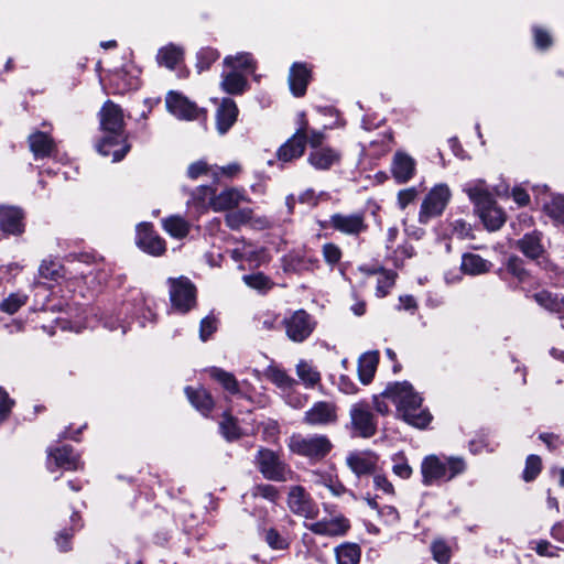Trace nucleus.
I'll return each mask as SVG.
<instances>
[{
    "label": "nucleus",
    "instance_id": "obj_1",
    "mask_svg": "<svg viewBox=\"0 0 564 564\" xmlns=\"http://www.w3.org/2000/svg\"><path fill=\"white\" fill-rule=\"evenodd\" d=\"M383 395L395 404L398 414L410 425L424 429L432 420V415L426 409L422 408V398L416 393L413 387L404 382H395L388 386Z\"/></svg>",
    "mask_w": 564,
    "mask_h": 564
},
{
    "label": "nucleus",
    "instance_id": "obj_2",
    "mask_svg": "<svg viewBox=\"0 0 564 564\" xmlns=\"http://www.w3.org/2000/svg\"><path fill=\"white\" fill-rule=\"evenodd\" d=\"M99 117L100 127L106 135L98 143L97 150L104 156L112 155L113 162L120 161L128 152L129 147L124 145L116 150H111V148L117 147L124 141L122 110L118 105L108 100L100 109Z\"/></svg>",
    "mask_w": 564,
    "mask_h": 564
},
{
    "label": "nucleus",
    "instance_id": "obj_3",
    "mask_svg": "<svg viewBox=\"0 0 564 564\" xmlns=\"http://www.w3.org/2000/svg\"><path fill=\"white\" fill-rule=\"evenodd\" d=\"M465 469L466 464L460 457H447L443 460L436 455H430L421 465L422 481L425 486L448 481L463 474Z\"/></svg>",
    "mask_w": 564,
    "mask_h": 564
},
{
    "label": "nucleus",
    "instance_id": "obj_4",
    "mask_svg": "<svg viewBox=\"0 0 564 564\" xmlns=\"http://www.w3.org/2000/svg\"><path fill=\"white\" fill-rule=\"evenodd\" d=\"M452 199V191L445 183L434 185L422 199L417 221L427 225L431 220L441 217Z\"/></svg>",
    "mask_w": 564,
    "mask_h": 564
},
{
    "label": "nucleus",
    "instance_id": "obj_5",
    "mask_svg": "<svg viewBox=\"0 0 564 564\" xmlns=\"http://www.w3.org/2000/svg\"><path fill=\"white\" fill-rule=\"evenodd\" d=\"M289 447L295 454L310 458H322L329 453L332 443L325 435L294 434L290 437Z\"/></svg>",
    "mask_w": 564,
    "mask_h": 564
},
{
    "label": "nucleus",
    "instance_id": "obj_6",
    "mask_svg": "<svg viewBox=\"0 0 564 564\" xmlns=\"http://www.w3.org/2000/svg\"><path fill=\"white\" fill-rule=\"evenodd\" d=\"M348 429L355 437L369 438L377 432V421L366 402H357L349 410Z\"/></svg>",
    "mask_w": 564,
    "mask_h": 564
},
{
    "label": "nucleus",
    "instance_id": "obj_7",
    "mask_svg": "<svg viewBox=\"0 0 564 564\" xmlns=\"http://www.w3.org/2000/svg\"><path fill=\"white\" fill-rule=\"evenodd\" d=\"M282 324L286 337L293 343H303L316 327L314 317L304 310L294 311L291 315L284 317Z\"/></svg>",
    "mask_w": 564,
    "mask_h": 564
},
{
    "label": "nucleus",
    "instance_id": "obj_8",
    "mask_svg": "<svg viewBox=\"0 0 564 564\" xmlns=\"http://www.w3.org/2000/svg\"><path fill=\"white\" fill-rule=\"evenodd\" d=\"M169 283L172 307L180 313L188 312L196 303V289L194 284L184 276L169 279Z\"/></svg>",
    "mask_w": 564,
    "mask_h": 564
},
{
    "label": "nucleus",
    "instance_id": "obj_9",
    "mask_svg": "<svg viewBox=\"0 0 564 564\" xmlns=\"http://www.w3.org/2000/svg\"><path fill=\"white\" fill-rule=\"evenodd\" d=\"M258 468L264 478L273 481H286L291 470L271 449L261 448L256 457Z\"/></svg>",
    "mask_w": 564,
    "mask_h": 564
},
{
    "label": "nucleus",
    "instance_id": "obj_10",
    "mask_svg": "<svg viewBox=\"0 0 564 564\" xmlns=\"http://www.w3.org/2000/svg\"><path fill=\"white\" fill-rule=\"evenodd\" d=\"M288 507L296 516L316 519L319 509L310 494L302 486H292L288 495Z\"/></svg>",
    "mask_w": 564,
    "mask_h": 564
},
{
    "label": "nucleus",
    "instance_id": "obj_11",
    "mask_svg": "<svg viewBox=\"0 0 564 564\" xmlns=\"http://www.w3.org/2000/svg\"><path fill=\"white\" fill-rule=\"evenodd\" d=\"M328 225L334 230L347 236H359L368 229L364 213H336L329 217Z\"/></svg>",
    "mask_w": 564,
    "mask_h": 564
},
{
    "label": "nucleus",
    "instance_id": "obj_12",
    "mask_svg": "<svg viewBox=\"0 0 564 564\" xmlns=\"http://www.w3.org/2000/svg\"><path fill=\"white\" fill-rule=\"evenodd\" d=\"M304 525L314 534L328 538L344 536L350 529L349 520L341 513L333 518H324L319 521L305 523Z\"/></svg>",
    "mask_w": 564,
    "mask_h": 564
},
{
    "label": "nucleus",
    "instance_id": "obj_13",
    "mask_svg": "<svg viewBox=\"0 0 564 564\" xmlns=\"http://www.w3.org/2000/svg\"><path fill=\"white\" fill-rule=\"evenodd\" d=\"M338 421L337 405L328 401L315 402L304 414L303 422L311 426H327Z\"/></svg>",
    "mask_w": 564,
    "mask_h": 564
},
{
    "label": "nucleus",
    "instance_id": "obj_14",
    "mask_svg": "<svg viewBox=\"0 0 564 564\" xmlns=\"http://www.w3.org/2000/svg\"><path fill=\"white\" fill-rule=\"evenodd\" d=\"M137 245L143 251L159 257L166 250L165 241L153 230L148 223L140 224L137 228Z\"/></svg>",
    "mask_w": 564,
    "mask_h": 564
},
{
    "label": "nucleus",
    "instance_id": "obj_15",
    "mask_svg": "<svg viewBox=\"0 0 564 564\" xmlns=\"http://www.w3.org/2000/svg\"><path fill=\"white\" fill-rule=\"evenodd\" d=\"M306 145V124L296 132L278 150V159L282 162H291L303 155Z\"/></svg>",
    "mask_w": 564,
    "mask_h": 564
},
{
    "label": "nucleus",
    "instance_id": "obj_16",
    "mask_svg": "<svg viewBox=\"0 0 564 564\" xmlns=\"http://www.w3.org/2000/svg\"><path fill=\"white\" fill-rule=\"evenodd\" d=\"M165 102L167 110L178 119L193 120L199 113V109L194 102L176 91H170Z\"/></svg>",
    "mask_w": 564,
    "mask_h": 564
},
{
    "label": "nucleus",
    "instance_id": "obj_17",
    "mask_svg": "<svg viewBox=\"0 0 564 564\" xmlns=\"http://www.w3.org/2000/svg\"><path fill=\"white\" fill-rule=\"evenodd\" d=\"M379 457L372 451H355L348 454L346 463L354 474L362 476L375 471Z\"/></svg>",
    "mask_w": 564,
    "mask_h": 564
},
{
    "label": "nucleus",
    "instance_id": "obj_18",
    "mask_svg": "<svg viewBox=\"0 0 564 564\" xmlns=\"http://www.w3.org/2000/svg\"><path fill=\"white\" fill-rule=\"evenodd\" d=\"M463 192L466 193L475 206V212L485 206H489L495 200L494 195L484 180H473L463 185Z\"/></svg>",
    "mask_w": 564,
    "mask_h": 564
},
{
    "label": "nucleus",
    "instance_id": "obj_19",
    "mask_svg": "<svg viewBox=\"0 0 564 564\" xmlns=\"http://www.w3.org/2000/svg\"><path fill=\"white\" fill-rule=\"evenodd\" d=\"M307 161L315 170L327 171L340 164L341 152L335 148L323 147L311 150Z\"/></svg>",
    "mask_w": 564,
    "mask_h": 564
},
{
    "label": "nucleus",
    "instance_id": "obj_20",
    "mask_svg": "<svg viewBox=\"0 0 564 564\" xmlns=\"http://www.w3.org/2000/svg\"><path fill=\"white\" fill-rule=\"evenodd\" d=\"M415 160L403 151H398L393 155L391 163V173L399 184L409 182L415 174Z\"/></svg>",
    "mask_w": 564,
    "mask_h": 564
},
{
    "label": "nucleus",
    "instance_id": "obj_21",
    "mask_svg": "<svg viewBox=\"0 0 564 564\" xmlns=\"http://www.w3.org/2000/svg\"><path fill=\"white\" fill-rule=\"evenodd\" d=\"M243 202H248L243 191L230 187L221 191L219 194L215 192L210 200V209L220 213L232 209Z\"/></svg>",
    "mask_w": 564,
    "mask_h": 564
},
{
    "label": "nucleus",
    "instance_id": "obj_22",
    "mask_svg": "<svg viewBox=\"0 0 564 564\" xmlns=\"http://www.w3.org/2000/svg\"><path fill=\"white\" fill-rule=\"evenodd\" d=\"M53 462L56 467L65 470H76L82 466L78 455L75 454L73 448L67 445L48 449L47 464L51 470Z\"/></svg>",
    "mask_w": 564,
    "mask_h": 564
},
{
    "label": "nucleus",
    "instance_id": "obj_23",
    "mask_svg": "<svg viewBox=\"0 0 564 564\" xmlns=\"http://www.w3.org/2000/svg\"><path fill=\"white\" fill-rule=\"evenodd\" d=\"M311 79V69L304 63H294L290 68L289 86L295 97H302Z\"/></svg>",
    "mask_w": 564,
    "mask_h": 564
},
{
    "label": "nucleus",
    "instance_id": "obj_24",
    "mask_svg": "<svg viewBox=\"0 0 564 564\" xmlns=\"http://www.w3.org/2000/svg\"><path fill=\"white\" fill-rule=\"evenodd\" d=\"M541 240L542 234L539 231H532L530 234H525L520 240H518L517 246L525 257L541 263L540 259H544L545 253Z\"/></svg>",
    "mask_w": 564,
    "mask_h": 564
},
{
    "label": "nucleus",
    "instance_id": "obj_25",
    "mask_svg": "<svg viewBox=\"0 0 564 564\" xmlns=\"http://www.w3.org/2000/svg\"><path fill=\"white\" fill-rule=\"evenodd\" d=\"M238 108L230 98L223 99L216 111V126L220 134H225L236 122Z\"/></svg>",
    "mask_w": 564,
    "mask_h": 564
},
{
    "label": "nucleus",
    "instance_id": "obj_26",
    "mask_svg": "<svg viewBox=\"0 0 564 564\" xmlns=\"http://www.w3.org/2000/svg\"><path fill=\"white\" fill-rule=\"evenodd\" d=\"M23 214L17 207H0V228L12 235H20L24 230Z\"/></svg>",
    "mask_w": 564,
    "mask_h": 564
},
{
    "label": "nucleus",
    "instance_id": "obj_27",
    "mask_svg": "<svg viewBox=\"0 0 564 564\" xmlns=\"http://www.w3.org/2000/svg\"><path fill=\"white\" fill-rule=\"evenodd\" d=\"M30 150L35 159L51 156L55 152L53 139L45 132L35 131L29 137Z\"/></svg>",
    "mask_w": 564,
    "mask_h": 564
},
{
    "label": "nucleus",
    "instance_id": "obj_28",
    "mask_svg": "<svg viewBox=\"0 0 564 564\" xmlns=\"http://www.w3.org/2000/svg\"><path fill=\"white\" fill-rule=\"evenodd\" d=\"M482 220L485 227L490 231H496L501 228L506 221V215L501 208L496 204V200L491 202L489 206H485L476 212Z\"/></svg>",
    "mask_w": 564,
    "mask_h": 564
},
{
    "label": "nucleus",
    "instance_id": "obj_29",
    "mask_svg": "<svg viewBox=\"0 0 564 564\" xmlns=\"http://www.w3.org/2000/svg\"><path fill=\"white\" fill-rule=\"evenodd\" d=\"M378 362L379 355L377 351H368L360 356L358 360V375L364 384H368L372 380Z\"/></svg>",
    "mask_w": 564,
    "mask_h": 564
},
{
    "label": "nucleus",
    "instance_id": "obj_30",
    "mask_svg": "<svg viewBox=\"0 0 564 564\" xmlns=\"http://www.w3.org/2000/svg\"><path fill=\"white\" fill-rule=\"evenodd\" d=\"M184 50L173 43L161 47L156 54L159 65L174 69L183 61Z\"/></svg>",
    "mask_w": 564,
    "mask_h": 564
},
{
    "label": "nucleus",
    "instance_id": "obj_31",
    "mask_svg": "<svg viewBox=\"0 0 564 564\" xmlns=\"http://www.w3.org/2000/svg\"><path fill=\"white\" fill-rule=\"evenodd\" d=\"M162 227L171 237L176 239L185 238L191 230V224L180 215L163 218Z\"/></svg>",
    "mask_w": 564,
    "mask_h": 564
},
{
    "label": "nucleus",
    "instance_id": "obj_32",
    "mask_svg": "<svg viewBox=\"0 0 564 564\" xmlns=\"http://www.w3.org/2000/svg\"><path fill=\"white\" fill-rule=\"evenodd\" d=\"M491 263L479 254L466 253L462 259V270L470 275L486 273L490 270Z\"/></svg>",
    "mask_w": 564,
    "mask_h": 564
},
{
    "label": "nucleus",
    "instance_id": "obj_33",
    "mask_svg": "<svg viewBox=\"0 0 564 564\" xmlns=\"http://www.w3.org/2000/svg\"><path fill=\"white\" fill-rule=\"evenodd\" d=\"M337 564H358L361 549L356 543H343L335 549Z\"/></svg>",
    "mask_w": 564,
    "mask_h": 564
},
{
    "label": "nucleus",
    "instance_id": "obj_34",
    "mask_svg": "<svg viewBox=\"0 0 564 564\" xmlns=\"http://www.w3.org/2000/svg\"><path fill=\"white\" fill-rule=\"evenodd\" d=\"M186 395L191 403L200 412L208 413L213 406L214 401L212 395L203 388L196 390L192 388L185 389Z\"/></svg>",
    "mask_w": 564,
    "mask_h": 564
},
{
    "label": "nucleus",
    "instance_id": "obj_35",
    "mask_svg": "<svg viewBox=\"0 0 564 564\" xmlns=\"http://www.w3.org/2000/svg\"><path fill=\"white\" fill-rule=\"evenodd\" d=\"M221 87L228 94H242L247 87V79L241 73L231 68L229 73L224 74Z\"/></svg>",
    "mask_w": 564,
    "mask_h": 564
},
{
    "label": "nucleus",
    "instance_id": "obj_36",
    "mask_svg": "<svg viewBox=\"0 0 564 564\" xmlns=\"http://www.w3.org/2000/svg\"><path fill=\"white\" fill-rule=\"evenodd\" d=\"M296 375L306 388H313L321 381V373L306 360H300L296 365Z\"/></svg>",
    "mask_w": 564,
    "mask_h": 564
},
{
    "label": "nucleus",
    "instance_id": "obj_37",
    "mask_svg": "<svg viewBox=\"0 0 564 564\" xmlns=\"http://www.w3.org/2000/svg\"><path fill=\"white\" fill-rule=\"evenodd\" d=\"M224 64L237 72L245 70L252 73L254 70V61L249 53H238L235 56H227Z\"/></svg>",
    "mask_w": 564,
    "mask_h": 564
},
{
    "label": "nucleus",
    "instance_id": "obj_38",
    "mask_svg": "<svg viewBox=\"0 0 564 564\" xmlns=\"http://www.w3.org/2000/svg\"><path fill=\"white\" fill-rule=\"evenodd\" d=\"M215 194V189L210 186L203 185L197 187L192 194V203L200 213L210 209V200Z\"/></svg>",
    "mask_w": 564,
    "mask_h": 564
},
{
    "label": "nucleus",
    "instance_id": "obj_39",
    "mask_svg": "<svg viewBox=\"0 0 564 564\" xmlns=\"http://www.w3.org/2000/svg\"><path fill=\"white\" fill-rule=\"evenodd\" d=\"M209 376L218 381L225 390L228 392L236 394L239 392L238 381L235 376L230 372H227L220 368L213 367L209 370Z\"/></svg>",
    "mask_w": 564,
    "mask_h": 564
},
{
    "label": "nucleus",
    "instance_id": "obj_40",
    "mask_svg": "<svg viewBox=\"0 0 564 564\" xmlns=\"http://www.w3.org/2000/svg\"><path fill=\"white\" fill-rule=\"evenodd\" d=\"M547 216L557 225H564V195H555L544 206Z\"/></svg>",
    "mask_w": 564,
    "mask_h": 564
},
{
    "label": "nucleus",
    "instance_id": "obj_41",
    "mask_svg": "<svg viewBox=\"0 0 564 564\" xmlns=\"http://www.w3.org/2000/svg\"><path fill=\"white\" fill-rule=\"evenodd\" d=\"M264 375L271 382L281 389H289L295 383L293 378H291L283 369L276 366L268 367Z\"/></svg>",
    "mask_w": 564,
    "mask_h": 564
},
{
    "label": "nucleus",
    "instance_id": "obj_42",
    "mask_svg": "<svg viewBox=\"0 0 564 564\" xmlns=\"http://www.w3.org/2000/svg\"><path fill=\"white\" fill-rule=\"evenodd\" d=\"M28 295L22 292L11 293L0 303V310L7 314L17 313L28 302Z\"/></svg>",
    "mask_w": 564,
    "mask_h": 564
},
{
    "label": "nucleus",
    "instance_id": "obj_43",
    "mask_svg": "<svg viewBox=\"0 0 564 564\" xmlns=\"http://www.w3.org/2000/svg\"><path fill=\"white\" fill-rule=\"evenodd\" d=\"M252 218V209L243 208L228 213L225 217L226 225L231 229H238L248 224Z\"/></svg>",
    "mask_w": 564,
    "mask_h": 564
},
{
    "label": "nucleus",
    "instance_id": "obj_44",
    "mask_svg": "<svg viewBox=\"0 0 564 564\" xmlns=\"http://www.w3.org/2000/svg\"><path fill=\"white\" fill-rule=\"evenodd\" d=\"M219 427L223 436L227 441H235L241 436V431L236 420L228 412L224 413Z\"/></svg>",
    "mask_w": 564,
    "mask_h": 564
},
{
    "label": "nucleus",
    "instance_id": "obj_45",
    "mask_svg": "<svg viewBox=\"0 0 564 564\" xmlns=\"http://www.w3.org/2000/svg\"><path fill=\"white\" fill-rule=\"evenodd\" d=\"M256 328L261 332H271L278 328L279 315L274 312L265 311L254 317Z\"/></svg>",
    "mask_w": 564,
    "mask_h": 564
},
{
    "label": "nucleus",
    "instance_id": "obj_46",
    "mask_svg": "<svg viewBox=\"0 0 564 564\" xmlns=\"http://www.w3.org/2000/svg\"><path fill=\"white\" fill-rule=\"evenodd\" d=\"M397 274L393 271L381 270L377 280L376 295L384 297L394 285Z\"/></svg>",
    "mask_w": 564,
    "mask_h": 564
},
{
    "label": "nucleus",
    "instance_id": "obj_47",
    "mask_svg": "<svg viewBox=\"0 0 564 564\" xmlns=\"http://www.w3.org/2000/svg\"><path fill=\"white\" fill-rule=\"evenodd\" d=\"M431 552H432L433 558L437 563L448 564L451 556H452V550L444 540H442V539L434 540L431 545Z\"/></svg>",
    "mask_w": 564,
    "mask_h": 564
},
{
    "label": "nucleus",
    "instance_id": "obj_48",
    "mask_svg": "<svg viewBox=\"0 0 564 564\" xmlns=\"http://www.w3.org/2000/svg\"><path fill=\"white\" fill-rule=\"evenodd\" d=\"M242 280L249 288L260 292H265L272 288L270 279L261 272L243 275Z\"/></svg>",
    "mask_w": 564,
    "mask_h": 564
},
{
    "label": "nucleus",
    "instance_id": "obj_49",
    "mask_svg": "<svg viewBox=\"0 0 564 564\" xmlns=\"http://www.w3.org/2000/svg\"><path fill=\"white\" fill-rule=\"evenodd\" d=\"M534 299L544 308H546L551 312H557V313L561 312L562 303L552 293H550L547 291H541V292L534 294Z\"/></svg>",
    "mask_w": 564,
    "mask_h": 564
},
{
    "label": "nucleus",
    "instance_id": "obj_50",
    "mask_svg": "<svg viewBox=\"0 0 564 564\" xmlns=\"http://www.w3.org/2000/svg\"><path fill=\"white\" fill-rule=\"evenodd\" d=\"M219 57V53L217 50L212 47H204L197 53V64L196 67L198 72H203L208 69L210 65L217 61Z\"/></svg>",
    "mask_w": 564,
    "mask_h": 564
},
{
    "label": "nucleus",
    "instance_id": "obj_51",
    "mask_svg": "<svg viewBox=\"0 0 564 564\" xmlns=\"http://www.w3.org/2000/svg\"><path fill=\"white\" fill-rule=\"evenodd\" d=\"M264 540L273 550H286L290 545L289 540L273 528L265 530Z\"/></svg>",
    "mask_w": 564,
    "mask_h": 564
},
{
    "label": "nucleus",
    "instance_id": "obj_52",
    "mask_svg": "<svg viewBox=\"0 0 564 564\" xmlns=\"http://www.w3.org/2000/svg\"><path fill=\"white\" fill-rule=\"evenodd\" d=\"M61 271V264L54 260H43L39 269L41 276L48 280H57L62 275Z\"/></svg>",
    "mask_w": 564,
    "mask_h": 564
},
{
    "label": "nucleus",
    "instance_id": "obj_53",
    "mask_svg": "<svg viewBox=\"0 0 564 564\" xmlns=\"http://www.w3.org/2000/svg\"><path fill=\"white\" fill-rule=\"evenodd\" d=\"M322 253L325 262L330 267L337 264L341 259L340 248L333 242L325 243L322 248Z\"/></svg>",
    "mask_w": 564,
    "mask_h": 564
},
{
    "label": "nucleus",
    "instance_id": "obj_54",
    "mask_svg": "<svg viewBox=\"0 0 564 564\" xmlns=\"http://www.w3.org/2000/svg\"><path fill=\"white\" fill-rule=\"evenodd\" d=\"M393 473L402 479H408L412 475V468L405 460L402 454H397L393 456Z\"/></svg>",
    "mask_w": 564,
    "mask_h": 564
},
{
    "label": "nucleus",
    "instance_id": "obj_55",
    "mask_svg": "<svg viewBox=\"0 0 564 564\" xmlns=\"http://www.w3.org/2000/svg\"><path fill=\"white\" fill-rule=\"evenodd\" d=\"M541 458L536 455H530L525 462L523 477L527 481L534 479L541 470Z\"/></svg>",
    "mask_w": 564,
    "mask_h": 564
},
{
    "label": "nucleus",
    "instance_id": "obj_56",
    "mask_svg": "<svg viewBox=\"0 0 564 564\" xmlns=\"http://www.w3.org/2000/svg\"><path fill=\"white\" fill-rule=\"evenodd\" d=\"M252 496L275 502L279 498V490L272 485H258L253 488Z\"/></svg>",
    "mask_w": 564,
    "mask_h": 564
},
{
    "label": "nucleus",
    "instance_id": "obj_57",
    "mask_svg": "<svg viewBox=\"0 0 564 564\" xmlns=\"http://www.w3.org/2000/svg\"><path fill=\"white\" fill-rule=\"evenodd\" d=\"M217 329V321L214 316H206L200 322L199 337L203 341L207 340Z\"/></svg>",
    "mask_w": 564,
    "mask_h": 564
},
{
    "label": "nucleus",
    "instance_id": "obj_58",
    "mask_svg": "<svg viewBox=\"0 0 564 564\" xmlns=\"http://www.w3.org/2000/svg\"><path fill=\"white\" fill-rule=\"evenodd\" d=\"M417 196V191L415 187H409L405 189H401L398 193V205L400 209H405L408 205H410Z\"/></svg>",
    "mask_w": 564,
    "mask_h": 564
},
{
    "label": "nucleus",
    "instance_id": "obj_59",
    "mask_svg": "<svg viewBox=\"0 0 564 564\" xmlns=\"http://www.w3.org/2000/svg\"><path fill=\"white\" fill-rule=\"evenodd\" d=\"M325 140V132L319 130H307L306 129V143L310 144L311 150L323 148Z\"/></svg>",
    "mask_w": 564,
    "mask_h": 564
},
{
    "label": "nucleus",
    "instance_id": "obj_60",
    "mask_svg": "<svg viewBox=\"0 0 564 564\" xmlns=\"http://www.w3.org/2000/svg\"><path fill=\"white\" fill-rule=\"evenodd\" d=\"M533 33H534L535 46L538 48L545 50L551 46L552 39H551V35L546 31L535 26L533 29Z\"/></svg>",
    "mask_w": 564,
    "mask_h": 564
},
{
    "label": "nucleus",
    "instance_id": "obj_61",
    "mask_svg": "<svg viewBox=\"0 0 564 564\" xmlns=\"http://www.w3.org/2000/svg\"><path fill=\"white\" fill-rule=\"evenodd\" d=\"M294 261L296 262L294 264V270L302 271V270H315L318 268V260L316 258H306V257H296L294 258Z\"/></svg>",
    "mask_w": 564,
    "mask_h": 564
},
{
    "label": "nucleus",
    "instance_id": "obj_62",
    "mask_svg": "<svg viewBox=\"0 0 564 564\" xmlns=\"http://www.w3.org/2000/svg\"><path fill=\"white\" fill-rule=\"evenodd\" d=\"M209 171L208 165L205 161H197L192 163L187 169V176L191 180H196L200 175L207 174Z\"/></svg>",
    "mask_w": 564,
    "mask_h": 564
},
{
    "label": "nucleus",
    "instance_id": "obj_63",
    "mask_svg": "<svg viewBox=\"0 0 564 564\" xmlns=\"http://www.w3.org/2000/svg\"><path fill=\"white\" fill-rule=\"evenodd\" d=\"M12 405L13 400H11L8 393L0 388V422L9 415Z\"/></svg>",
    "mask_w": 564,
    "mask_h": 564
},
{
    "label": "nucleus",
    "instance_id": "obj_64",
    "mask_svg": "<svg viewBox=\"0 0 564 564\" xmlns=\"http://www.w3.org/2000/svg\"><path fill=\"white\" fill-rule=\"evenodd\" d=\"M373 485L376 489L382 490L387 495L394 494L393 485L388 480V478L384 475H375Z\"/></svg>",
    "mask_w": 564,
    "mask_h": 564
}]
</instances>
